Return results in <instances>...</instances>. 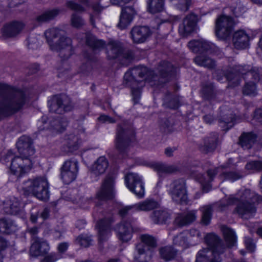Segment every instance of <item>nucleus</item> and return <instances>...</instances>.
<instances>
[{
	"label": "nucleus",
	"instance_id": "19",
	"mask_svg": "<svg viewBox=\"0 0 262 262\" xmlns=\"http://www.w3.org/2000/svg\"><path fill=\"white\" fill-rule=\"evenodd\" d=\"M197 21L196 15L191 14L187 15L180 25L179 32L182 36H187L192 33L195 29Z\"/></svg>",
	"mask_w": 262,
	"mask_h": 262
},
{
	"label": "nucleus",
	"instance_id": "3",
	"mask_svg": "<svg viewBox=\"0 0 262 262\" xmlns=\"http://www.w3.org/2000/svg\"><path fill=\"white\" fill-rule=\"evenodd\" d=\"M251 194L250 190L246 189L235 195H230L228 198L227 205L236 204L234 212L243 219H249L256 212V208L253 204L254 200L250 196Z\"/></svg>",
	"mask_w": 262,
	"mask_h": 262
},
{
	"label": "nucleus",
	"instance_id": "58",
	"mask_svg": "<svg viewBox=\"0 0 262 262\" xmlns=\"http://www.w3.org/2000/svg\"><path fill=\"white\" fill-rule=\"evenodd\" d=\"M245 243L247 249L250 252H252L255 249V245L252 239L249 237H246Z\"/></svg>",
	"mask_w": 262,
	"mask_h": 262
},
{
	"label": "nucleus",
	"instance_id": "43",
	"mask_svg": "<svg viewBox=\"0 0 262 262\" xmlns=\"http://www.w3.org/2000/svg\"><path fill=\"white\" fill-rule=\"evenodd\" d=\"M147 72V69L145 67H138L133 69L130 72H126L125 74V78H127L130 75L135 76L138 75L139 77H144Z\"/></svg>",
	"mask_w": 262,
	"mask_h": 262
},
{
	"label": "nucleus",
	"instance_id": "1",
	"mask_svg": "<svg viewBox=\"0 0 262 262\" xmlns=\"http://www.w3.org/2000/svg\"><path fill=\"white\" fill-rule=\"evenodd\" d=\"M45 35L51 49L59 52L63 59L68 58L72 54V40L66 36L63 30L53 28L47 30Z\"/></svg>",
	"mask_w": 262,
	"mask_h": 262
},
{
	"label": "nucleus",
	"instance_id": "9",
	"mask_svg": "<svg viewBox=\"0 0 262 262\" xmlns=\"http://www.w3.org/2000/svg\"><path fill=\"white\" fill-rule=\"evenodd\" d=\"M33 162L29 158L16 156L12 159L10 167L11 172L16 177H20L32 168Z\"/></svg>",
	"mask_w": 262,
	"mask_h": 262
},
{
	"label": "nucleus",
	"instance_id": "57",
	"mask_svg": "<svg viewBox=\"0 0 262 262\" xmlns=\"http://www.w3.org/2000/svg\"><path fill=\"white\" fill-rule=\"evenodd\" d=\"M60 257L55 253H51L46 256L41 262H55Z\"/></svg>",
	"mask_w": 262,
	"mask_h": 262
},
{
	"label": "nucleus",
	"instance_id": "41",
	"mask_svg": "<svg viewBox=\"0 0 262 262\" xmlns=\"http://www.w3.org/2000/svg\"><path fill=\"white\" fill-rule=\"evenodd\" d=\"M85 21L79 14L73 13L71 16L70 24L75 28H80L85 25Z\"/></svg>",
	"mask_w": 262,
	"mask_h": 262
},
{
	"label": "nucleus",
	"instance_id": "62",
	"mask_svg": "<svg viewBox=\"0 0 262 262\" xmlns=\"http://www.w3.org/2000/svg\"><path fill=\"white\" fill-rule=\"evenodd\" d=\"M98 119L102 122H114V120L106 115H101Z\"/></svg>",
	"mask_w": 262,
	"mask_h": 262
},
{
	"label": "nucleus",
	"instance_id": "27",
	"mask_svg": "<svg viewBox=\"0 0 262 262\" xmlns=\"http://www.w3.org/2000/svg\"><path fill=\"white\" fill-rule=\"evenodd\" d=\"M195 210L187 211L178 214L174 223L179 226H185L194 221L196 218Z\"/></svg>",
	"mask_w": 262,
	"mask_h": 262
},
{
	"label": "nucleus",
	"instance_id": "28",
	"mask_svg": "<svg viewBox=\"0 0 262 262\" xmlns=\"http://www.w3.org/2000/svg\"><path fill=\"white\" fill-rule=\"evenodd\" d=\"M249 37L244 30L235 32L233 37V42L235 48L244 49L248 46Z\"/></svg>",
	"mask_w": 262,
	"mask_h": 262
},
{
	"label": "nucleus",
	"instance_id": "47",
	"mask_svg": "<svg viewBox=\"0 0 262 262\" xmlns=\"http://www.w3.org/2000/svg\"><path fill=\"white\" fill-rule=\"evenodd\" d=\"M173 243L174 245L185 248L188 247V243L185 233H181L179 235L175 237L173 239Z\"/></svg>",
	"mask_w": 262,
	"mask_h": 262
},
{
	"label": "nucleus",
	"instance_id": "5",
	"mask_svg": "<svg viewBox=\"0 0 262 262\" xmlns=\"http://www.w3.org/2000/svg\"><path fill=\"white\" fill-rule=\"evenodd\" d=\"M25 101V94L22 91L9 88L5 94L0 95V114L16 112L21 108Z\"/></svg>",
	"mask_w": 262,
	"mask_h": 262
},
{
	"label": "nucleus",
	"instance_id": "59",
	"mask_svg": "<svg viewBox=\"0 0 262 262\" xmlns=\"http://www.w3.org/2000/svg\"><path fill=\"white\" fill-rule=\"evenodd\" d=\"M28 48L30 49H35L38 47V42L36 38L35 37H30L28 40Z\"/></svg>",
	"mask_w": 262,
	"mask_h": 262
},
{
	"label": "nucleus",
	"instance_id": "46",
	"mask_svg": "<svg viewBox=\"0 0 262 262\" xmlns=\"http://www.w3.org/2000/svg\"><path fill=\"white\" fill-rule=\"evenodd\" d=\"M12 224L5 219H0V232L9 234L12 231Z\"/></svg>",
	"mask_w": 262,
	"mask_h": 262
},
{
	"label": "nucleus",
	"instance_id": "51",
	"mask_svg": "<svg viewBox=\"0 0 262 262\" xmlns=\"http://www.w3.org/2000/svg\"><path fill=\"white\" fill-rule=\"evenodd\" d=\"M174 4L176 5L178 9L182 11H185L188 10L190 4L191 0H173Z\"/></svg>",
	"mask_w": 262,
	"mask_h": 262
},
{
	"label": "nucleus",
	"instance_id": "31",
	"mask_svg": "<svg viewBox=\"0 0 262 262\" xmlns=\"http://www.w3.org/2000/svg\"><path fill=\"white\" fill-rule=\"evenodd\" d=\"M152 221L157 224H163L166 223L170 218L169 214L164 210H156L150 215Z\"/></svg>",
	"mask_w": 262,
	"mask_h": 262
},
{
	"label": "nucleus",
	"instance_id": "32",
	"mask_svg": "<svg viewBox=\"0 0 262 262\" xmlns=\"http://www.w3.org/2000/svg\"><path fill=\"white\" fill-rule=\"evenodd\" d=\"M151 166L159 175L170 173L177 170V168L174 165H166L159 162L152 163Z\"/></svg>",
	"mask_w": 262,
	"mask_h": 262
},
{
	"label": "nucleus",
	"instance_id": "39",
	"mask_svg": "<svg viewBox=\"0 0 262 262\" xmlns=\"http://www.w3.org/2000/svg\"><path fill=\"white\" fill-rule=\"evenodd\" d=\"M194 62L199 66L212 68L215 66L214 61L205 55L198 56L194 59Z\"/></svg>",
	"mask_w": 262,
	"mask_h": 262
},
{
	"label": "nucleus",
	"instance_id": "61",
	"mask_svg": "<svg viewBox=\"0 0 262 262\" xmlns=\"http://www.w3.org/2000/svg\"><path fill=\"white\" fill-rule=\"evenodd\" d=\"M254 119L258 122L262 123V109L259 108L255 111Z\"/></svg>",
	"mask_w": 262,
	"mask_h": 262
},
{
	"label": "nucleus",
	"instance_id": "20",
	"mask_svg": "<svg viewBox=\"0 0 262 262\" xmlns=\"http://www.w3.org/2000/svg\"><path fill=\"white\" fill-rule=\"evenodd\" d=\"M150 29L146 26H136L130 31L131 37L135 43L144 42L151 35Z\"/></svg>",
	"mask_w": 262,
	"mask_h": 262
},
{
	"label": "nucleus",
	"instance_id": "60",
	"mask_svg": "<svg viewBox=\"0 0 262 262\" xmlns=\"http://www.w3.org/2000/svg\"><path fill=\"white\" fill-rule=\"evenodd\" d=\"M132 92L134 101L137 103L140 97V89L139 88H132Z\"/></svg>",
	"mask_w": 262,
	"mask_h": 262
},
{
	"label": "nucleus",
	"instance_id": "7",
	"mask_svg": "<svg viewBox=\"0 0 262 262\" xmlns=\"http://www.w3.org/2000/svg\"><path fill=\"white\" fill-rule=\"evenodd\" d=\"M86 42L89 46L95 49H100L105 47L106 54L110 59L116 58L122 51L120 43L114 40L110 41L106 45L102 40H98L92 35H88Z\"/></svg>",
	"mask_w": 262,
	"mask_h": 262
},
{
	"label": "nucleus",
	"instance_id": "64",
	"mask_svg": "<svg viewBox=\"0 0 262 262\" xmlns=\"http://www.w3.org/2000/svg\"><path fill=\"white\" fill-rule=\"evenodd\" d=\"M213 120V117L211 115H207L204 117V120L207 124H211Z\"/></svg>",
	"mask_w": 262,
	"mask_h": 262
},
{
	"label": "nucleus",
	"instance_id": "48",
	"mask_svg": "<svg viewBox=\"0 0 262 262\" xmlns=\"http://www.w3.org/2000/svg\"><path fill=\"white\" fill-rule=\"evenodd\" d=\"M173 69L171 63L167 61H163L159 68L160 74L161 76L165 77V74L172 72Z\"/></svg>",
	"mask_w": 262,
	"mask_h": 262
},
{
	"label": "nucleus",
	"instance_id": "14",
	"mask_svg": "<svg viewBox=\"0 0 262 262\" xmlns=\"http://www.w3.org/2000/svg\"><path fill=\"white\" fill-rule=\"evenodd\" d=\"M114 178L112 176H107L97 191L96 199L101 201L112 199L114 195Z\"/></svg>",
	"mask_w": 262,
	"mask_h": 262
},
{
	"label": "nucleus",
	"instance_id": "44",
	"mask_svg": "<svg viewBox=\"0 0 262 262\" xmlns=\"http://www.w3.org/2000/svg\"><path fill=\"white\" fill-rule=\"evenodd\" d=\"M58 14V11L57 10L48 11L39 16L37 19L39 22L46 21L53 19Z\"/></svg>",
	"mask_w": 262,
	"mask_h": 262
},
{
	"label": "nucleus",
	"instance_id": "10",
	"mask_svg": "<svg viewBox=\"0 0 262 262\" xmlns=\"http://www.w3.org/2000/svg\"><path fill=\"white\" fill-rule=\"evenodd\" d=\"M127 187L139 198H143L145 193L144 184L142 178L137 173L129 172L125 177Z\"/></svg>",
	"mask_w": 262,
	"mask_h": 262
},
{
	"label": "nucleus",
	"instance_id": "54",
	"mask_svg": "<svg viewBox=\"0 0 262 262\" xmlns=\"http://www.w3.org/2000/svg\"><path fill=\"white\" fill-rule=\"evenodd\" d=\"M245 167L248 170H262V162L250 161L247 163Z\"/></svg>",
	"mask_w": 262,
	"mask_h": 262
},
{
	"label": "nucleus",
	"instance_id": "49",
	"mask_svg": "<svg viewBox=\"0 0 262 262\" xmlns=\"http://www.w3.org/2000/svg\"><path fill=\"white\" fill-rule=\"evenodd\" d=\"M243 93L244 95L252 96L256 94V88L253 82L246 83L243 89Z\"/></svg>",
	"mask_w": 262,
	"mask_h": 262
},
{
	"label": "nucleus",
	"instance_id": "17",
	"mask_svg": "<svg viewBox=\"0 0 262 262\" xmlns=\"http://www.w3.org/2000/svg\"><path fill=\"white\" fill-rule=\"evenodd\" d=\"M72 108V105L70 98L66 96L55 97L50 105V111L57 114L70 111Z\"/></svg>",
	"mask_w": 262,
	"mask_h": 262
},
{
	"label": "nucleus",
	"instance_id": "12",
	"mask_svg": "<svg viewBox=\"0 0 262 262\" xmlns=\"http://www.w3.org/2000/svg\"><path fill=\"white\" fill-rule=\"evenodd\" d=\"M78 171V161L71 159L66 160L61 168V178L63 183L69 184L76 178Z\"/></svg>",
	"mask_w": 262,
	"mask_h": 262
},
{
	"label": "nucleus",
	"instance_id": "25",
	"mask_svg": "<svg viewBox=\"0 0 262 262\" xmlns=\"http://www.w3.org/2000/svg\"><path fill=\"white\" fill-rule=\"evenodd\" d=\"M108 166V162L105 157H100L92 165L91 169V177L97 178L103 174Z\"/></svg>",
	"mask_w": 262,
	"mask_h": 262
},
{
	"label": "nucleus",
	"instance_id": "37",
	"mask_svg": "<svg viewBox=\"0 0 262 262\" xmlns=\"http://www.w3.org/2000/svg\"><path fill=\"white\" fill-rule=\"evenodd\" d=\"M163 7V0H148L147 9L150 13L161 11Z\"/></svg>",
	"mask_w": 262,
	"mask_h": 262
},
{
	"label": "nucleus",
	"instance_id": "42",
	"mask_svg": "<svg viewBox=\"0 0 262 262\" xmlns=\"http://www.w3.org/2000/svg\"><path fill=\"white\" fill-rule=\"evenodd\" d=\"M216 138L213 139H207L204 142L203 145L201 147V149L205 152H208L213 151L216 147Z\"/></svg>",
	"mask_w": 262,
	"mask_h": 262
},
{
	"label": "nucleus",
	"instance_id": "55",
	"mask_svg": "<svg viewBox=\"0 0 262 262\" xmlns=\"http://www.w3.org/2000/svg\"><path fill=\"white\" fill-rule=\"evenodd\" d=\"M200 41H201L200 53L211 51L214 48V45L210 42L203 39H200Z\"/></svg>",
	"mask_w": 262,
	"mask_h": 262
},
{
	"label": "nucleus",
	"instance_id": "21",
	"mask_svg": "<svg viewBox=\"0 0 262 262\" xmlns=\"http://www.w3.org/2000/svg\"><path fill=\"white\" fill-rule=\"evenodd\" d=\"M50 123L47 121V117L43 116L37 122V127L39 132L49 129L52 133L55 132H61L66 126V123H61L58 120H54L49 128Z\"/></svg>",
	"mask_w": 262,
	"mask_h": 262
},
{
	"label": "nucleus",
	"instance_id": "63",
	"mask_svg": "<svg viewBox=\"0 0 262 262\" xmlns=\"http://www.w3.org/2000/svg\"><path fill=\"white\" fill-rule=\"evenodd\" d=\"M68 247V245L66 243H62L59 245L58 249L60 252H65Z\"/></svg>",
	"mask_w": 262,
	"mask_h": 262
},
{
	"label": "nucleus",
	"instance_id": "8",
	"mask_svg": "<svg viewBox=\"0 0 262 262\" xmlns=\"http://www.w3.org/2000/svg\"><path fill=\"white\" fill-rule=\"evenodd\" d=\"M169 194L172 200L178 203H186L188 201V194L185 181L178 179L170 185Z\"/></svg>",
	"mask_w": 262,
	"mask_h": 262
},
{
	"label": "nucleus",
	"instance_id": "26",
	"mask_svg": "<svg viewBox=\"0 0 262 262\" xmlns=\"http://www.w3.org/2000/svg\"><path fill=\"white\" fill-rule=\"evenodd\" d=\"M118 238L127 242L132 238V227L130 223L123 221L116 228Z\"/></svg>",
	"mask_w": 262,
	"mask_h": 262
},
{
	"label": "nucleus",
	"instance_id": "30",
	"mask_svg": "<svg viewBox=\"0 0 262 262\" xmlns=\"http://www.w3.org/2000/svg\"><path fill=\"white\" fill-rule=\"evenodd\" d=\"M24 25L18 21H14L6 25L4 28V33L8 37L17 35L24 28Z\"/></svg>",
	"mask_w": 262,
	"mask_h": 262
},
{
	"label": "nucleus",
	"instance_id": "18",
	"mask_svg": "<svg viewBox=\"0 0 262 262\" xmlns=\"http://www.w3.org/2000/svg\"><path fill=\"white\" fill-rule=\"evenodd\" d=\"M18 151L20 155L25 158H29L35 153V149L31 139L27 136L20 137L16 143Z\"/></svg>",
	"mask_w": 262,
	"mask_h": 262
},
{
	"label": "nucleus",
	"instance_id": "53",
	"mask_svg": "<svg viewBox=\"0 0 262 262\" xmlns=\"http://www.w3.org/2000/svg\"><path fill=\"white\" fill-rule=\"evenodd\" d=\"M201 41L200 40H192L189 42L188 47L189 49L194 53L200 52Z\"/></svg>",
	"mask_w": 262,
	"mask_h": 262
},
{
	"label": "nucleus",
	"instance_id": "50",
	"mask_svg": "<svg viewBox=\"0 0 262 262\" xmlns=\"http://www.w3.org/2000/svg\"><path fill=\"white\" fill-rule=\"evenodd\" d=\"M76 241L81 246L87 247L91 245L92 239L90 235L82 234L76 238Z\"/></svg>",
	"mask_w": 262,
	"mask_h": 262
},
{
	"label": "nucleus",
	"instance_id": "11",
	"mask_svg": "<svg viewBox=\"0 0 262 262\" xmlns=\"http://www.w3.org/2000/svg\"><path fill=\"white\" fill-rule=\"evenodd\" d=\"M234 25V23L231 17L226 15L221 16L216 21V36L221 39H226L232 33Z\"/></svg>",
	"mask_w": 262,
	"mask_h": 262
},
{
	"label": "nucleus",
	"instance_id": "45",
	"mask_svg": "<svg viewBox=\"0 0 262 262\" xmlns=\"http://www.w3.org/2000/svg\"><path fill=\"white\" fill-rule=\"evenodd\" d=\"M202 222L204 225L209 224L211 217V208L209 206H204L202 208Z\"/></svg>",
	"mask_w": 262,
	"mask_h": 262
},
{
	"label": "nucleus",
	"instance_id": "36",
	"mask_svg": "<svg viewBox=\"0 0 262 262\" xmlns=\"http://www.w3.org/2000/svg\"><path fill=\"white\" fill-rule=\"evenodd\" d=\"M216 173L215 170L210 169L207 171V179L204 177H202L199 179V182L201 184L203 189L205 192H207L209 190L210 187V183Z\"/></svg>",
	"mask_w": 262,
	"mask_h": 262
},
{
	"label": "nucleus",
	"instance_id": "52",
	"mask_svg": "<svg viewBox=\"0 0 262 262\" xmlns=\"http://www.w3.org/2000/svg\"><path fill=\"white\" fill-rule=\"evenodd\" d=\"M66 5L69 8L76 12H82L85 11L84 8L81 5L73 1L67 2Z\"/></svg>",
	"mask_w": 262,
	"mask_h": 262
},
{
	"label": "nucleus",
	"instance_id": "13",
	"mask_svg": "<svg viewBox=\"0 0 262 262\" xmlns=\"http://www.w3.org/2000/svg\"><path fill=\"white\" fill-rule=\"evenodd\" d=\"M233 71L242 75L246 74L249 76H253L255 80L258 79V75L256 73H254L253 71H249L245 73L243 72V67L237 66L233 69L232 71L226 73L224 78H221L219 76H217V80L221 82H224V79H225V80L229 81V85L231 86H235L238 85L239 83V75L233 73Z\"/></svg>",
	"mask_w": 262,
	"mask_h": 262
},
{
	"label": "nucleus",
	"instance_id": "34",
	"mask_svg": "<svg viewBox=\"0 0 262 262\" xmlns=\"http://www.w3.org/2000/svg\"><path fill=\"white\" fill-rule=\"evenodd\" d=\"M256 140V136L252 133L243 134L240 138L239 143L244 149L250 148Z\"/></svg>",
	"mask_w": 262,
	"mask_h": 262
},
{
	"label": "nucleus",
	"instance_id": "29",
	"mask_svg": "<svg viewBox=\"0 0 262 262\" xmlns=\"http://www.w3.org/2000/svg\"><path fill=\"white\" fill-rule=\"evenodd\" d=\"M111 223L110 220L104 219L100 220L96 225L98 231L100 241H103L106 239L111 235L110 226Z\"/></svg>",
	"mask_w": 262,
	"mask_h": 262
},
{
	"label": "nucleus",
	"instance_id": "16",
	"mask_svg": "<svg viewBox=\"0 0 262 262\" xmlns=\"http://www.w3.org/2000/svg\"><path fill=\"white\" fill-rule=\"evenodd\" d=\"M159 206V203L152 199H146L136 203L133 206H126L122 208L119 213L123 216L125 215L127 212L131 209H134L138 211H149L153 209L157 208Z\"/></svg>",
	"mask_w": 262,
	"mask_h": 262
},
{
	"label": "nucleus",
	"instance_id": "38",
	"mask_svg": "<svg viewBox=\"0 0 262 262\" xmlns=\"http://www.w3.org/2000/svg\"><path fill=\"white\" fill-rule=\"evenodd\" d=\"M160 254L161 257L165 261H169L175 257L177 251L170 246H166L160 250Z\"/></svg>",
	"mask_w": 262,
	"mask_h": 262
},
{
	"label": "nucleus",
	"instance_id": "23",
	"mask_svg": "<svg viewBox=\"0 0 262 262\" xmlns=\"http://www.w3.org/2000/svg\"><path fill=\"white\" fill-rule=\"evenodd\" d=\"M49 249V245L46 241L35 238L30 247V253L32 256L36 257L47 253Z\"/></svg>",
	"mask_w": 262,
	"mask_h": 262
},
{
	"label": "nucleus",
	"instance_id": "33",
	"mask_svg": "<svg viewBox=\"0 0 262 262\" xmlns=\"http://www.w3.org/2000/svg\"><path fill=\"white\" fill-rule=\"evenodd\" d=\"M81 143L79 138L74 135H70L67 138V145L63 147V151L66 153L72 152L76 150Z\"/></svg>",
	"mask_w": 262,
	"mask_h": 262
},
{
	"label": "nucleus",
	"instance_id": "40",
	"mask_svg": "<svg viewBox=\"0 0 262 262\" xmlns=\"http://www.w3.org/2000/svg\"><path fill=\"white\" fill-rule=\"evenodd\" d=\"M224 120L220 122V126L224 129L231 127L233 125V122H236V118L232 114H226L224 117Z\"/></svg>",
	"mask_w": 262,
	"mask_h": 262
},
{
	"label": "nucleus",
	"instance_id": "35",
	"mask_svg": "<svg viewBox=\"0 0 262 262\" xmlns=\"http://www.w3.org/2000/svg\"><path fill=\"white\" fill-rule=\"evenodd\" d=\"M222 230L228 246L231 247L234 246L236 242V236L234 232L230 228L226 226H223Z\"/></svg>",
	"mask_w": 262,
	"mask_h": 262
},
{
	"label": "nucleus",
	"instance_id": "2",
	"mask_svg": "<svg viewBox=\"0 0 262 262\" xmlns=\"http://www.w3.org/2000/svg\"><path fill=\"white\" fill-rule=\"evenodd\" d=\"M205 242L211 250L208 248L200 250L196 256L195 262H221V254L224 251L225 246L219 237L213 234H208Z\"/></svg>",
	"mask_w": 262,
	"mask_h": 262
},
{
	"label": "nucleus",
	"instance_id": "24",
	"mask_svg": "<svg viewBox=\"0 0 262 262\" xmlns=\"http://www.w3.org/2000/svg\"><path fill=\"white\" fill-rule=\"evenodd\" d=\"M136 14V12L133 7H126L124 8L120 17L119 23L118 27L120 29L126 28L132 21L134 16Z\"/></svg>",
	"mask_w": 262,
	"mask_h": 262
},
{
	"label": "nucleus",
	"instance_id": "22",
	"mask_svg": "<svg viewBox=\"0 0 262 262\" xmlns=\"http://www.w3.org/2000/svg\"><path fill=\"white\" fill-rule=\"evenodd\" d=\"M133 135L130 130L121 127L118 128L116 142L117 148L121 151L123 150L128 146Z\"/></svg>",
	"mask_w": 262,
	"mask_h": 262
},
{
	"label": "nucleus",
	"instance_id": "15",
	"mask_svg": "<svg viewBox=\"0 0 262 262\" xmlns=\"http://www.w3.org/2000/svg\"><path fill=\"white\" fill-rule=\"evenodd\" d=\"M3 205L4 210L7 213L19 215L21 217L24 216V205L18 198L15 196H10L4 201Z\"/></svg>",
	"mask_w": 262,
	"mask_h": 262
},
{
	"label": "nucleus",
	"instance_id": "6",
	"mask_svg": "<svg viewBox=\"0 0 262 262\" xmlns=\"http://www.w3.org/2000/svg\"><path fill=\"white\" fill-rule=\"evenodd\" d=\"M141 240L136 245L134 258L138 262H147L151 257V249L156 246V240L148 234L142 235Z\"/></svg>",
	"mask_w": 262,
	"mask_h": 262
},
{
	"label": "nucleus",
	"instance_id": "4",
	"mask_svg": "<svg viewBox=\"0 0 262 262\" xmlns=\"http://www.w3.org/2000/svg\"><path fill=\"white\" fill-rule=\"evenodd\" d=\"M17 189L25 195L32 194L40 200H46L49 197V183L45 177L25 181L18 186Z\"/></svg>",
	"mask_w": 262,
	"mask_h": 262
},
{
	"label": "nucleus",
	"instance_id": "56",
	"mask_svg": "<svg viewBox=\"0 0 262 262\" xmlns=\"http://www.w3.org/2000/svg\"><path fill=\"white\" fill-rule=\"evenodd\" d=\"M225 179L234 182L236 180L239 179L242 176L239 173L234 172H227L223 174Z\"/></svg>",
	"mask_w": 262,
	"mask_h": 262
}]
</instances>
